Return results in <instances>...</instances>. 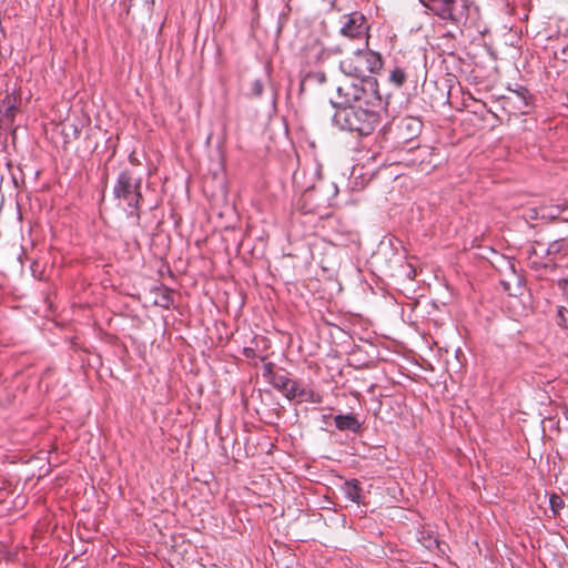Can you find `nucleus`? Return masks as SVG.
Instances as JSON below:
<instances>
[{"instance_id": "1", "label": "nucleus", "mask_w": 568, "mask_h": 568, "mask_svg": "<svg viewBox=\"0 0 568 568\" xmlns=\"http://www.w3.org/2000/svg\"><path fill=\"white\" fill-rule=\"evenodd\" d=\"M365 88L351 83L337 87L338 102H332L336 109L333 123L338 129L358 136L371 135L382 121L383 99L378 92V82L366 80Z\"/></svg>"}, {"instance_id": "9", "label": "nucleus", "mask_w": 568, "mask_h": 568, "mask_svg": "<svg viewBox=\"0 0 568 568\" xmlns=\"http://www.w3.org/2000/svg\"><path fill=\"white\" fill-rule=\"evenodd\" d=\"M414 67L409 62L403 64H396L393 70L389 71L388 81L396 88H402L408 79L413 77Z\"/></svg>"}, {"instance_id": "21", "label": "nucleus", "mask_w": 568, "mask_h": 568, "mask_svg": "<svg viewBox=\"0 0 568 568\" xmlns=\"http://www.w3.org/2000/svg\"><path fill=\"white\" fill-rule=\"evenodd\" d=\"M558 287L562 290L566 296L568 297V278H560L558 281Z\"/></svg>"}, {"instance_id": "10", "label": "nucleus", "mask_w": 568, "mask_h": 568, "mask_svg": "<svg viewBox=\"0 0 568 568\" xmlns=\"http://www.w3.org/2000/svg\"><path fill=\"white\" fill-rule=\"evenodd\" d=\"M341 490L344 494L345 498L358 505L363 504V488L358 479L353 478L345 480L341 486Z\"/></svg>"}, {"instance_id": "7", "label": "nucleus", "mask_w": 568, "mask_h": 568, "mask_svg": "<svg viewBox=\"0 0 568 568\" xmlns=\"http://www.w3.org/2000/svg\"><path fill=\"white\" fill-rule=\"evenodd\" d=\"M423 122L416 116H403L394 122L395 138L398 144L414 142L422 132Z\"/></svg>"}, {"instance_id": "23", "label": "nucleus", "mask_w": 568, "mask_h": 568, "mask_svg": "<svg viewBox=\"0 0 568 568\" xmlns=\"http://www.w3.org/2000/svg\"><path fill=\"white\" fill-rule=\"evenodd\" d=\"M243 354H244V356H245V357H247V358L255 356V352H254V349H253V348H250V347H245V348L243 349Z\"/></svg>"}, {"instance_id": "19", "label": "nucleus", "mask_w": 568, "mask_h": 568, "mask_svg": "<svg viewBox=\"0 0 568 568\" xmlns=\"http://www.w3.org/2000/svg\"><path fill=\"white\" fill-rule=\"evenodd\" d=\"M128 160H129V163H130V168L132 169H135L138 170L139 166H141V162L140 160L138 159V156L135 155V152L132 151L129 156H128Z\"/></svg>"}, {"instance_id": "8", "label": "nucleus", "mask_w": 568, "mask_h": 568, "mask_svg": "<svg viewBox=\"0 0 568 568\" xmlns=\"http://www.w3.org/2000/svg\"><path fill=\"white\" fill-rule=\"evenodd\" d=\"M335 427L341 432L358 434L362 430V422L355 414H338L334 416Z\"/></svg>"}, {"instance_id": "15", "label": "nucleus", "mask_w": 568, "mask_h": 568, "mask_svg": "<svg viewBox=\"0 0 568 568\" xmlns=\"http://www.w3.org/2000/svg\"><path fill=\"white\" fill-rule=\"evenodd\" d=\"M556 322L560 327L568 328V310L565 306L557 307Z\"/></svg>"}, {"instance_id": "12", "label": "nucleus", "mask_w": 568, "mask_h": 568, "mask_svg": "<svg viewBox=\"0 0 568 568\" xmlns=\"http://www.w3.org/2000/svg\"><path fill=\"white\" fill-rule=\"evenodd\" d=\"M548 256H566L568 255V234L562 237L555 239L548 244L546 250Z\"/></svg>"}, {"instance_id": "14", "label": "nucleus", "mask_w": 568, "mask_h": 568, "mask_svg": "<svg viewBox=\"0 0 568 568\" xmlns=\"http://www.w3.org/2000/svg\"><path fill=\"white\" fill-rule=\"evenodd\" d=\"M420 541L428 550L439 548L438 539L429 532H422Z\"/></svg>"}, {"instance_id": "24", "label": "nucleus", "mask_w": 568, "mask_h": 568, "mask_svg": "<svg viewBox=\"0 0 568 568\" xmlns=\"http://www.w3.org/2000/svg\"><path fill=\"white\" fill-rule=\"evenodd\" d=\"M317 193H318V190L314 187L313 190H311V191L306 194V196H307V197H310V199H313V197H316Z\"/></svg>"}, {"instance_id": "13", "label": "nucleus", "mask_w": 568, "mask_h": 568, "mask_svg": "<svg viewBox=\"0 0 568 568\" xmlns=\"http://www.w3.org/2000/svg\"><path fill=\"white\" fill-rule=\"evenodd\" d=\"M514 93L518 97V99L521 102V105L518 106L521 114H527L529 112V109L532 105L531 102V94L529 93L528 89L525 87H519L517 90H514Z\"/></svg>"}, {"instance_id": "4", "label": "nucleus", "mask_w": 568, "mask_h": 568, "mask_svg": "<svg viewBox=\"0 0 568 568\" xmlns=\"http://www.w3.org/2000/svg\"><path fill=\"white\" fill-rule=\"evenodd\" d=\"M263 377L288 400L298 398L301 402L320 404L322 396L312 388L294 381L290 377V373L283 367H276L272 362L263 365Z\"/></svg>"}, {"instance_id": "27", "label": "nucleus", "mask_w": 568, "mask_h": 568, "mask_svg": "<svg viewBox=\"0 0 568 568\" xmlns=\"http://www.w3.org/2000/svg\"><path fill=\"white\" fill-rule=\"evenodd\" d=\"M333 51L336 53H342V49L339 47H336Z\"/></svg>"}, {"instance_id": "2", "label": "nucleus", "mask_w": 568, "mask_h": 568, "mask_svg": "<svg viewBox=\"0 0 568 568\" xmlns=\"http://www.w3.org/2000/svg\"><path fill=\"white\" fill-rule=\"evenodd\" d=\"M142 182L143 175L139 170L125 166L119 172L112 190L114 200L123 205L126 216L134 219L136 224L141 220Z\"/></svg>"}, {"instance_id": "16", "label": "nucleus", "mask_w": 568, "mask_h": 568, "mask_svg": "<svg viewBox=\"0 0 568 568\" xmlns=\"http://www.w3.org/2000/svg\"><path fill=\"white\" fill-rule=\"evenodd\" d=\"M549 505H550V508H551L554 515H557L564 508L565 503H564V499L559 495L552 494L549 497Z\"/></svg>"}, {"instance_id": "25", "label": "nucleus", "mask_w": 568, "mask_h": 568, "mask_svg": "<svg viewBox=\"0 0 568 568\" xmlns=\"http://www.w3.org/2000/svg\"><path fill=\"white\" fill-rule=\"evenodd\" d=\"M108 179H109V174H108V172H106V170H105V171L103 172V174H102V178H101L102 183L104 184V186H106V184H108Z\"/></svg>"}, {"instance_id": "17", "label": "nucleus", "mask_w": 568, "mask_h": 568, "mask_svg": "<svg viewBox=\"0 0 568 568\" xmlns=\"http://www.w3.org/2000/svg\"><path fill=\"white\" fill-rule=\"evenodd\" d=\"M263 91H264L263 82L260 79L253 81V83L251 85L250 95L253 98H260L262 95Z\"/></svg>"}, {"instance_id": "11", "label": "nucleus", "mask_w": 568, "mask_h": 568, "mask_svg": "<svg viewBox=\"0 0 568 568\" xmlns=\"http://www.w3.org/2000/svg\"><path fill=\"white\" fill-rule=\"evenodd\" d=\"M155 295L154 304L169 310L173 305V292L169 287L162 285L156 286L152 291Z\"/></svg>"}, {"instance_id": "22", "label": "nucleus", "mask_w": 568, "mask_h": 568, "mask_svg": "<svg viewBox=\"0 0 568 568\" xmlns=\"http://www.w3.org/2000/svg\"><path fill=\"white\" fill-rule=\"evenodd\" d=\"M314 78L316 79L317 82L320 83H324L326 81V75L324 72H316L314 74Z\"/></svg>"}, {"instance_id": "26", "label": "nucleus", "mask_w": 568, "mask_h": 568, "mask_svg": "<svg viewBox=\"0 0 568 568\" xmlns=\"http://www.w3.org/2000/svg\"><path fill=\"white\" fill-rule=\"evenodd\" d=\"M564 415H565L566 419L568 420V407H565Z\"/></svg>"}, {"instance_id": "20", "label": "nucleus", "mask_w": 568, "mask_h": 568, "mask_svg": "<svg viewBox=\"0 0 568 568\" xmlns=\"http://www.w3.org/2000/svg\"><path fill=\"white\" fill-rule=\"evenodd\" d=\"M430 154L432 153L429 152V150L427 148H424V149L418 148V155L414 161L419 160V162L422 163Z\"/></svg>"}, {"instance_id": "6", "label": "nucleus", "mask_w": 568, "mask_h": 568, "mask_svg": "<svg viewBox=\"0 0 568 568\" xmlns=\"http://www.w3.org/2000/svg\"><path fill=\"white\" fill-rule=\"evenodd\" d=\"M339 34L359 45L368 47L369 29L367 18L361 11H353L339 17Z\"/></svg>"}, {"instance_id": "3", "label": "nucleus", "mask_w": 568, "mask_h": 568, "mask_svg": "<svg viewBox=\"0 0 568 568\" xmlns=\"http://www.w3.org/2000/svg\"><path fill=\"white\" fill-rule=\"evenodd\" d=\"M383 67V59L378 52L369 50L367 47L359 45L352 51L351 55L345 57L339 61V70L352 80H346L343 83H351L357 88H365L366 80L377 82V79L372 77Z\"/></svg>"}, {"instance_id": "18", "label": "nucleus", "mask_w": 568, "mask_h": 568, "mask_svg": "<svg viewBox=\"0 0 568 568\" xmlns=\"http://www.w3.org/2000/svg\"><path fill=\"white\" fill-rule=\"evenodd\" d=\"M16 112H17V106L14 104V100L11 101V99L8 98V105L6 106V110H4V113H3L4 118L7 120L13 121Z\"/></svg>"}, {"instance_id": "5", "label": "nucleus", "mask_w": 568, "mask_h": 568, "mask_svg": "<svg viewBox=\"0 0 568 568\" xmlns=\"http://www.w3.org/2000/svg\"><path fill=\"white\" fill-rule=\"evenodd\" d=\"M420 3L439 20L457 28L468 22L473 2L471 0H419Z\"/></svg>"}]
</instances>
